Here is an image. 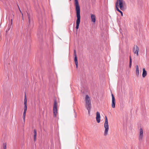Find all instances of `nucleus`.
I'll list each match as a JSON object with an SVG mask.
<instances>
[{
  "label": "nucleus",
  "instance_id": "nucleus-23",
  "mask_svg": "<svg viewBox=\"0 0 149 149\" xmlns=\"http://www.w3.org/2000/svg\"><path fill=\"white\" fill-rule=\"evenodd\" d=\"M34 134H37V132L36 129H34L33 130Z\"/></svg>",
  "mask_w": 149,
  "mask_h": 149
},
{
  "label": "nucleus",
  "instance_id": "nucleus-7",
  "mask_svg": "<svg viewBox=\"0 0 149 149\" xmlns=\"http://www.w3.org/2000/svg\"><path fill=\"white\" fill-rule=\"evenodd\" d=\"M111 96L112 99L111 106L113 108H114L115 107V99L112 93Z\"/></svg>",
  "mask_w": 149,
  "mask_h": 149
},
{
  "label": "nucleus",
  "instance_id": "nucleus-21",
  "mask_svg": "<svg viewBox=\"0 0 149 149\" xmlns=\"http://www.w3.org/2000/svg\"><path fill=\"white\" fill-rule=\"evenodd\" d=\"M37 134H34V141H36V137Z\"/></svg>",
  "mask_w": 149,
  "mask_h": 149
},
{
  "label": "nucleus",
  "instance_id": "nucleus-2",
  "mask_svg": "<svg viewBox=\"0 0 149 149\" xmlns=\"http://www.w3.org/2000/svg\"><path fill=\"white\" fill-rule=\"evenodd\" d=\"M74 4L75 6L76 16L77 18L76 20V30H77L79 28L80 22V10L78 0H74Z\"/></svg>",
  "mask_w": 149,
  "mask_h": 149
},
{
  "label": "nucleus",
  "instance_id": "nucleus-1",
  "mask_svg": "<svg viewBox=\"0 0 149 149\" xmlns=\"http://www.w3.org/2000/svg\"><path fill=\"white\" fill-rule=\"evenodd\" d=\"M25 14L26 18L27 19V23L26 26V29L28 32H29L34 26L32 13L31 10H28L26 11Z\"/></svg>",
  "mask_w": 149,
  "mask_h": 149
},
{
  "label": "nucleus",
  "instance_id": "nucleus-26",
  "mask_svg": "<svg viewBox=\"0 0 149 149\" xmlns=\"http://www.w3.org/2000/svg\"><path fill=\"white\" fill-rule=\"evenodd\" d=\"M12 21H13V19H11V24H12Z\"/></svg>",
  "mask_w": 149,
  "mask_h": 149
},
{
  "label": "nucleus",
  "instance_id": "nucleus-8",
  "mask_svg": "<svg viewBox=\"0 0 149 149\" xmlns=\"http://www.w3.org/2000/svg\"><path fill=\"white\" fill-rule=\"evenodd\" d=\"M96 119L98 123H99L100 121V113L97 111L96 113Z\"/></svg>",
  "mask_w": 149,
  "mask_h": 149
},
{
  "label": "nucleus",
  "instance_id": "nucleus-24",
  "mask_svg": "<svg viewBox=\"0 0 149 149\" xmlns=\"http://www.w3.org/2000/svg\"><path fill=\"white\" fill-rule=\"evenodd\" d=\"M10 28V27H9V28H8V29L7 30H6V32H8V31H9Z\"/></svg>",
  "mask_w": 149,
  "mask_h": 149
},
{
  "label": "nucleus",
  "instance_id": "nucleus-18",
  "mask_svg": "<svg viewBox=\"0 0 149 149\" xmlns=\"http://www.w3.org/2000/svg\"><path fill=\"white\" fill-rule=\"evenodd\" d=\"M3 149H6V143H3Z\"/></svg>",
  "mask_w": 149,
  "mask_h": 149
},
{
  "label": "nucleus",
  "instance_id": "nucleus-17",
  "mask_svg": "<svg viewBox=\"0 0 149 149\" xmlns=\"http://www.w3.org/2000/svg\"><path fill=\"white\" fill-rule=\"evenodd\" d=\"M27 100L26 97V94H25L24 96V104H27Z\"/></svg>",
  "mask_w": 149,
  "mask_h": 149
},
{
  "label": "nucleus",
  "instance_id": "nucleus-11",
  "mask_svg": "<svg viewBox=\"0 0 149 149\" xmlns=\"http://www.w3.org/2000/svg\"><path fill=\"white\" fill-rule=\"evenodd\" d=\"M143 132L142 128L140 129V134H139V140H141L143 137Z\"/></svg>",
  "mask_w": 149,
  "mask_h": 149
},
{
  "label": "nucleus",
  "instance_id": "nucleus-25",
  "mask_svg": "<svg viewBox=\"0 0 149 149\" xmlns=\"http://www.w3.org/2000/svg\"><path fill=\"white\" fill-rule=\"evenodd\" d=\"M75 117L76 118L77 116V114L76 113H75Z\"/></svg>",
  "mask_w": 149,
  "mask_h": 149
},
{
  "label": "nucleus",
  "instance_id": "nucleus-10",
  "mask_svg": "<svg viewBox=\"0 0 149 149\" xmlns=\"http://www.w3.org/2000/svg\"><path fill=\"white\" fill-rule=\"evenodd\" d=\"M135 48L134 47V52L135 54H136L137 56H138L139 55L138 52L139 50V47L136 45L135 46Z\"/></svg>",
  "mask_w": 149,
  "mask_h": 149
},
{
  "label": "nucleus",
  "instance_id": "nucleus-3",
  "mask_svg": "<svg viewBox=\"0 0 149 149\" xmlns=\"http://www.w3.org/2000/svg\"><path fill=\"white\" fill-rule=\"evenodd\" d=\"M125 2L123 0H117L116 3V8L117 10L120 13L121 16H123V13L118 8L119 6L120 9L123 11L126 9L125 6Z\"/></svg>",
  "mask_w": 149,
  "mask_h": 149
},
{
  "label": "nucleus",
  "instance_id": "nucleus-15",
  "mask_svg": "<svg viewBox=\"0 0 149 149\" xmlns=\"http://www.w3.org/2000/svg\"><path fill=\"white\" fill-rule=\"evenodd\" d=\"M74 61L75 64L77 68L78 66V63L77 61V56H75L74 58Z\"/></svg>",
  "mask_w": 149,
  "mask_h": 149
},
{
  "label": "nucleus",
  "instance_id": "nucleus-19",
  "mask_svg": "<svg viewBox=\"0 0 149 149\" xmlns=\"http://www.w3.org/2000/svg\"><path fill=\"white\" fill-rule=\"evenodd\" d=\"M86 108L88 110V113L89 114V115H90V111L91 109V107H87Z\"/></svg>",
  "mask_w": 149,
  "mask_h": 149
},
{
  "label": "nucleus",
  "instance_id": "nucleus-13",
  "mask_svg": "<svg viewBox=\"0 0 149 149\" xmlns=\"http://www.w3.org/2000/svg\"><path fill=\"white\" fill-rule=\"evenodd\" d=\"M91 21L93 22H95L96 21V19L95 17V15L93 14H91Z\"/></svg>",
  "mask_w": 149,
  "mask_h": 149
},
{
  "label": "nucleus",
  "instance_id": "nucleus-16",
  "mask_svg": "<svg viewBox=\"0 0 149 149\" xmlns=\"http://www.w3.org/2000/svg\"><path fill=\"white\" fill-rule=\"evenodd\" d=\"M129 67L131 68L132 65V59L131 56H130Z\"/></svg>",
  "mask_w": 149,
  "mask_h": 149
},
{
  "label": "nucleus",
  "instance_id": "nucleus-20",
  "mask_svg": "<svg viewBox=\"0 0 149 149\" xmlns=\"http://www.w3.org/2000/svg\"><path fill=\"white\" fill-rule=\"evenodd\" d=\"M40 33L39 31L37 33V35L38 38H40Z\"/></svg>",
  "mask_w": 149,
  "mask_h": 149
},
{
  "label": "nucleus",
  "instance_id": "nucleus-12",
  "mask_svg": "<svg viewBox=\"0 0 149 149\" xmlns=\"http://www.w3.org/2000/svg\"><path fill=\"white\" fill-rule=\"evenodd\" d=\"M136 74L137 77H138L139 75V70L138 66L137 65L136 66Z\"/></svg>",
  "mask_w": 149,
  "mask_h": 149
},
{
  "label": "nucleus",
  "instance_id": "nucleus-14",
  "mask_svg": "<svg viewBox=\"0 0 149 149\" xmlns=\"http://www.w3.org/2000/svg\"><path fill=\"white\" fill-rule=\"evenodd\" d=\"M147 71L145 70V69H143V72L142 73V76L143 77H145L147 75Z\"/></svg>",
  "mask_w": 149,
  "mask_h": 149
},
{
  "label": "nucleus",
  "instance_id": "nucleus-5",
  "mask_svg": "<svg viewBox=\"0 0 149 149\" xmlns=\"http://www.w3.org/2000/svg\"><path fill=\"white\" fill-rule=\"evenodd\" d=\"M57 102L56 100L55 99L54 100V104L53 108L54 116V117H56V114L57 113Z\"/></svg>",
  "mask_w": 149,
  "mask_h": 149
},
{
  "label": "nucleus",
  "instance_id": "nucleus-6",
  "mask_svg": "<svg viewBox=\"0 0 149 149\" xmlns=\"http://www.w3.org/2000/svg\"><path fill=\"white\" fill-rule=\"evenodd\" d=\"M85 100L86 101V108L91 107V100L88 95H86Z\"/></svg>",
  "mask_w": 149,
  "mask_h": 149
},
{
  "label": "nucleus",
  "instance_id": "nucleus-9",
  "mask_svg": "<svg viewBox=\"0 0 149 149\" xmlns=\"http://www.w3.org/2000/svg\"><path fill=\"white\" fill-rule=\"evenodd\" d=\"M24 111L23 113V118L24 121H25V118L26 116V113L27 109V104H24Z\"/></svg>",
  "mask_w": 149,
  "mask_h": 149
},
{
  "label": "nucleus",
  "instance_id": "nucleus-22",
  "mask_svg": "<svg viewBox=\"0 0 149 149\" xmlns=\"http://www.w3.org/2000/svg\"><path fill=\"white\" fill-rule=\"evenodd\" d=\"M74 57H75V56H77L76 54V51L75 50H74Z\"/></svg>",
  "mask_w": 149,
  "mask_h": 149
},
{
  "label": "nucleus",
  "instance_id": "nucleus-4",
  "mask_svg": "<svg viewBox=\"0 0 149 149\" xmlns=\"http://www.w3.org/2000/svg\"><path fill=\"white\" fill-rule=\"evenodd\" d=\"M105 130L104 133V135L106 136L108 134V132L109 130V125L108 124V121L107 117L105 116V121L104 125Z\"/></svg>",
  "mask_w": 149,
  "mask_h": 149
}]
</instances>
